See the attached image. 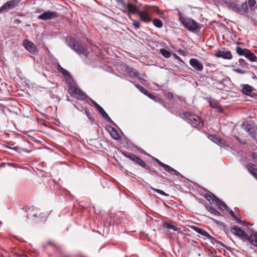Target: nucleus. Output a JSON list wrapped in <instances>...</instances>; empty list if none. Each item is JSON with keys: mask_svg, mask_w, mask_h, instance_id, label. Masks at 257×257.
<instances>
[{"mask_svg": "<svg viewBox=\"0 0 257 257\" xmlns=\"http://www.w3.org/2000/svg\"><path fill=\"white\" fill-rule=\"evenodd\" d=\"M156 162L159 166L163 167V169L166 171L168 172L169 173H170L172 175H175L176 176H181L180 173L179 172H178L177 170H175L174 169H173L170 166L162 163L159 160L156 159Z\"/></svg>", "mask_w": 257, "mask_h": 257, "instance_id": "9d476101", "label": "nucleus"}, {"mask_svg": "<svg viewBox=\"0 0 257 257\" xmlns=\"http://www.w3.org/2000/svg\"><path fill=\"white\" fill-rule=\"evenodd\" d=\"M178 16L181 24L189 31L195 32L199 29V24L192 18L184 16L180 11L178 13Z\"/></svg>", "mask_w": 257, "mask_h": 257, "instance_id": "f03ea898", "label": "nucleus"}, {"mask_svg": "<svg viewBox=\"0 0 257 257\" xmlns=\"http://www.w3.org/2000/svg\"><path fill=\"white\" fill-rule=\"evenodd\" d=\"M153 23L155 27L158 28H161L163 27V23L160 19H155L153 21Z\"/></svg>", "mask_w": 257, "mask_h": 257, "instance_id": "c9c22d12", "label": "nucleus"}, {"mask_svg": "<svg viewBox=\"0 0 257 257\" xmlns=\"http://www.w3.org/2000/svg\"><path fill=\"white\" fill-rule=\"evenodd\" d=\"M177 230H174V231H177L178 232V233H181V231H182V230L181 229V228H178V227H177Z\"/></svg>", "mask_w": 257, "mask_h": 257, "instance_id": "13d9d810", "label": "nucleus"}, {"mask_svg": "<svg viewBox=\"0 0 257 257\" xmlns=\"http://www.w3.org/2000/svg\"><path fill=\"white\" fill-rule=\"evenodd\" d=\"M135 84V86L139 89V90L142 92L143 93H144V94H145L146 95L148 96V97H149L150 98H151V99H154L155 100V98L156 97L155 96L151 94V93H150L148 90H147L145 88H144L143 86H142L141 85H139V84Z\"/></svg>", "mask_w": 257, "mask_h": 257, "instance_id": "412c9836", "label": "nucleus"}, {"mask_svg": "<svg viewBox=\"0 0 257 257\" xmlns=\"http://www.w3.org/2000/svg\"><path fill=\"white\" fill-rule=\"evenodd\" d=\"M14 150L20 154H22L23 152H29L26 149H24L21 147L17 146L13 148Z\"/></svg>", "mask_w": 257, "mask_h": 257, "instance_id": "e433bc0d", "label": "nucleus"}, {"mask_svg": "<svg viewBox=\"0 0 257 257\" xmlns=\"http://www.w3.org/2000/svg\"><path fill=\"white\" fill-rule=\"evenodd\" d=\"M118 2L120 4L121 7L123 9V13H127L128 14L133 15L138 14L139 11L138 7L133 4L132 3L128 2L125 3L123 0H118Z\"/></svg>", "mask_w": 257, "mask_h": 257, "instance_id": "39448f33", "label": "nucleus"}, {"mask_svg": "<svg viewBox=\"0 0 257 257\" xmlns=\"http://www.w3.org/2000/svg\"><path fill=\"white\" fill-rule=\"evenodd\" d=\"M217 206H218L219 209H221L222 207H223L228 212H229V211L231 210L224 202H222L221 200L217 204Z\"/></svg>", "mask_w": 257, "mask_h": 257, "instance_id": "f704fd0d", "label": "nucleus"}, {"mask_svg": "<svg viewBox=\"0 0 257 257\" xmlns=\"http://www.w3.org/2000/svg\"><path fill=\"white\" fill-rule=\"evenodd\" d=\"M68 92L70 95L76 99L85 100L87 95L82 91L76 83H70L68 85Z\"/></svg>", "mask_w": 257, "mask_h": 257, "instance_id": "7ed1b4c3", "label": "nucleus"}, {"mask_svg": "<svg viewBox=\"0 0 257 257\" xmlns=\"http://www.w3.org/2000/svg\"><path fill=\"white\" fill-rule=\"evenodd\" d=\"M249 157H251L254 161H257V153L252 152L249 154Z\"/></svg>", "mask_w": 257, "mask_h": 257, "instance_id": "a18cd8bd", "label": "nucleus"}, {"mask_svg": "<svg viewBox=\"0 0 257 257\" xmlns=\"http://www.w3.org/2000/svg\"><path fill=\"white\" fill-rule=\"evenodd\" d=\"M228 213L232 217H233L234 219H236V216L232 210L229 211Z\"/></svg>", "mask_w": 257, "mask_h": 257, "instance_id": "864d4df0", "label": "nucleus"}, {"mask_svg": "<svg viewBox=\"0 0 257 257\" xmlns=\"http://www.w3.org/2000/svg\"><path fill=\"white\" fill-rule=\"evenodd\" d=\"M226 5L228 8L232 9L234 12H237L238 5L230 1H228L226 2Z\"/></svg>", "mask_w": 257, "mask_h": 257, "instance_id": "bb28decb", "label": "nucleus"}, {"mask_svg": "<svg viewBox=\"0 0 257 257\" xmlns=\"http://www.w3.org/2000/svg\"><path fill=\"white\" fill-rule=\"evenodd\" d=\"M206 100L209 103V105L212 107L214 108H217L219 106V104L218 102L215 99L212 98H207Z\"/></svg>", "mask_w": 257, "mask_h": 257, "instance_id": "4be33fe9", "label": "nucleus"}, {"mask_svg": "<svg viewBox=\"0 0 257 257\" xmlns=\"http://www.w3.org/2000/svg\"><path fill=\"white\" fill-rule=\"evenodd\" d=\"M256 148H257V147H256Z\"/></svg>", "mask_w": 257, "mask_h": 257, "instance_id": "680f3d73", "label": "nucleus"}, {"mask_svg": "<svg viewBox=\"0 0 257 257\" xmlns=\"http://www.w3.org/2000/svg\"><path fill=\"white\" fill-rule=\"evenodd\" d=\"M58 13L55 11H47L43 13L42 14L40 15L38 17L39 19L43 20H48L50 19H52L55 18L57 17Z\"/></svg>", "mask_w": 257, "mask_h": 257, "instance_id": "f8f14e48", "label": "nucleus"}, {"mask_svg": "<svg viewBox=\"0 0 257 257\" xmlns=\"http://www.w3.org/2000/svg\"><path fill=\"white\" fill-rule=\"evenodd\" d=\"M165 95L169 100L172 99L174 96L173 93L171 92H166Z\"/></svg>", "mask_w": 257, "mask_h": 257, "instance_id": "37998d69", "label": "nucleus"}, {"mask_svg": "<svg viewBox=\"0 0 257 257\" xmlns=\"http://www.w3.org/2000/svg\"><path fill=\"white\" fill-rule=\"evenodd\" d=\"M122 154L124 156L129 159L136 164L139 165L143 168H146V164L145 162L136 155L127 152H123Z\"/></svg>", "mask_w": 257, "mask_h": 257, "instance_id": "423d86ee", "label": "nucleus"}, {"mask_svg": "<svg viewBox=\"0 0 257 257\" xmlns=\"http://www.w3.org/2000/svg\"><path fill=\"white\" fill-rule=\"evenodd\" d=\"M235 219L237 221V222L240 223V222H241L240 219L237 218L236 217V219Z\"/></svg>", "mask_w": 257, "mask_h": 257, "instance_id": "bf43d9fd", "label": "nucleus"}, {"mask_svg": "<svg viewBox=\"0 0 257 257\" xmlns=\"http://www.w3.org/2000/svg\"><path fill=\"white\" fill-rule=\"evenodd\" d=\"M217 145L220 146L221 147H223L224 148L229 147V145L226 141L220 138L216 143Z\"/></svg>", "mask_w": 257, "mask_h": 257, "instance_id": "2f4dec72", "label": "nucleus"}, {"mask_svg": "<svg viewBox=\"0 0 257 257\" xmlns=\"http://www.w3.org/2000/svg\"><path fill=\"white\" fill-rule=\"evenodd\" d=\"M207 239H210L211 242L212 243H215L216 241H217L215 238H214L213 237H212L210 235V236L207 238Z\"/></svg>", "mask_w": 257, "mask_h": 257, "instance_id": "3c124183", "label": "nucleus"}, {"mask_svg": "<svg viewBox=\"0 0 257 257\" xmlns=\"http://www.w3.org/2000/svg\"><path fill=\"white\" fill-rule=\"evenodd\" d=\"M85 112L86 114L87 115L88 118L91 121H93V118L91 116V114L90 112L89 111V109L87 108H85Z\"/></svg>", "mask_w": 257, "mask_h": 257, "instance_id": "79ce46f5", "label": "nucleus"}, {"mask_svg": "<svg viewBox=\"0 0 257 257\" xmlns=\"http://www.w3.org/2000/svg\"><path fill=\"white\" fill-rule=\"evenodd\" d=\"M131 20L132 21V25L135 28V29H140L141 26L140 23L132 19Z\"/></svg>", "mask_w": 257, "mask_h": 257, "instance_id": "58836bf2", "label": "nucleus"}, {"mask_svg": "<svg viewBox=\"0 0 257 257\" xmlns=\"http://www.w3.org/2000/svg\"><path fill=\"white\" fill-rule=\"evenodd\" d=\"M163 226L164 228H166L167 229H173V230H177L176 226L169 222H164Z\"/></svg>", "mask_w": 257, "mask_h": 257, "instance_id": "7c9ffc66", "label": "nucleus"}, {"mask_svg": "<svg viewBox=\"0 0 257 257\" xmlns=\"http://www.w3.org/2000/svg\"><path fill=\"white\" fill-rule=\"evenodd\" d=\"M189 227L191 229L202 235L204 239H207V238L210 236V234L208 233L204 229L201 228H199L194 225H190Z\"/></svg>", "mask_w": 257, "mask_h": 257, "instance_id": "f3484780", "label": "nucleus"}, {"mask_svg": "<svg viewBox=\"0 0 257 257\" xmlns=\"http://www.w3.org/2000/svg\"><path fill=\"white\" fill-rule=\"evenodd\" d=\"M204 197L211 203H214L217 206L220 202V200L216 197L213 193L208 191L204 194Z\"/></svg>", "mask_w": 257, "mask_h": 257, "instance_id": "2eb2a0df", "label": "nucleus"}, {"mask_svg": "<svg viewBox=\"0 0 257 257\" xmlns=\"http://www.w3.org/2000/svg\"><path fill=\"white\" fill-rule=\"evenodd\" d=\"M245 240H248L251 244L257 246V233L250 234L249 236H248V239Z\"/></svg>", "mask_w": 257, "mask_h": 257, "instance_id": "393cba45", "label": "nucleus"}, {"mask_svg": "<svg viewBox=\"0 0 257 257\" xmlns=\"http://www.w3.org/2000/svg\"><path fill=\"white\" fill-rule=\"evenodd\" d=\"M237 12L246 16L248 13V8L246 2L243 3L240 6H238Z\"/></svg>", "mask_w": 257, "mask_h": 257, "instance_id": "aec40b11", "label": "nucleus"}, {"mask_svg": "<svg viewBox=\"0 0 257 257\" xmlns=\"http://www.w3.org/2000/svg\"><path fill=\"white\" fill-rule=\"evenodd\" d=\"M57 69L64 76H67L69 75V73L61 67L60 64L57 65Z\"/></svg>", "mask_w": 257, "mask_h": 257, "instance_id": "72a5a7b5", "label": "nucleus"}, {"mask_svg": "<svg viewBox=\"0 0 257 257\" xmlns=\"http://www.w3.org/2000/svg\"><path fill=\"white\" fill-rule=\"evenodd\" d=\"M24 48L33 54L36 55L38 53V50L36 45L28 39H25L23 42Z\"/></svg>", "mask_w": 257, "mask_h": 257, "instance_id": "6e6552de", "label": "nucleus"}, {"mask_svg": "<svg viewBox=\"0 0 257 257\" xmlns=\"http://www.w3.org/2000/svg\"><path fill=\"white\" fill-rule=\"evenodd\" d=\"M252 88L248 84L242 85V91L245 95H249L252 91Z\"/></svg>", "mask_w": 257, "mask_h": 257, "instance_id": "5701e85b", "label": "nucleus"}, {"mask_svg": "<svg viewBox=\"0 0 257 257\" xmlns=\"http://www.w3.org/2000/svg\"><path fill=\"white\" fill-rule=\"evenodd\" d=\"M173 56L174 57L177 59L179 62V64H184V61L181 59V58L180 57H179L177 55H176V54L175 53H173Z\"/></svg>", "mask_w": 257, "mask_h": 257, "instance_id": "49530a36", "label": "nucleus"}, {"mask_svg": "<svg viewBox=\"0 0 257 257\" xmlns=\"http://www.w3.org/2000/svg\"><path fill=\"white\" fill-rule=\"evenodd\" d=\"M239 65L242 68H246L247 64L246 63L245 61L242 59H239L238 60Z\"/></svg>", "mask_w": 257, "mask_h": 257, "instance_id": "4c0bfd02", "label": "nucleus"}, {"mask_svg": "<svg viewBox=\"0 0 257 257\" xmlns=\"http://www.w3.org/2000/svg\"><path fill=\"white\" fill-rule=\"evenodd\" d=\"M152 190L155 192H157L160 194H161L162 195H164V196H168V194H166L165 192H164L163 191L161 190H160V189H155V188H152Z\"/></svg>", "mask_w": 257, "mask_h": 257, "instance_id": "a19ab883", "label": "nucleus"}, {"mask_svg": "<svg viewBox=\"0 0 257 257\" xmlns=\"http://www.w3.org/2000/svg\"><path fill=\"white\" fill-rule=\"evenodd\" d=\"M130 82H131V83H132L134 84V83L133 81H130Z\"/></svg>", "mask_w": 257, "mask_h": 257, "instance_id": "052dcab7", "label": "nucleus"}, {"mask_svg": "<svg viewBox=\"0 0 257 257\" xmlns=\"http://www.w3.org/2000/svg\"><path fill=\"white\" fill-rule=\"evenodd\" d=\"M190 66L195 70L201 72L203 70V65L196 58H191L189 60Z\"/></svg>", "mask_w": 257, "mask_h": 257, "instance_id": "ddd939ff", "label": "nucleus"}, {"mask_svg": "<svg viewBox=\"0 0 257 257\" xmlns=\"http://www.w3.org/2000/svg\"><path fill=\"white\" fill-rule=\"evenodd\" d=\"M126 71L127 73L128 76L131 78H140V73L139 72L134 69L132 67L126 66Z\"/></svg>", "mask_w": 257, "mask_h": 257, "instance_id": "6ab92c4d", "label": "nucleus"}, {"mask_svg": "<svg viewBox=\"0 0 257 257\" xmlns=\"http://www.w3.org/2000/svg\"><path fill=\"white\" fill-rule=\"evenodd\" d=\"M241 127L252 137H254L255 131V125L253 123L245 121L241 124Z\"/></svg>", "mask_w": 257, "mask_h": 257, "instance_id": "1a4fd4ad", "label": "nucleus"}, {"mask_svg": "<svg viewBox=\"0 0 257 257\" xmlns=\"http://www.w3.org/2000/svg\"><path fill=\"white\" fill-rule=\"evenodd\" d=\"M205 208L209 212H210L211 213L215 215H221V213L219 211H218L217 210H216L215 208H214L213 207L211 206H209L208 205H205Z\"/></svg>", "mask_w": 257, "mask_h": 257, "instance_id": "cd10ccee", "label": "nucleus"}, {"mask_svg": "<svg viewBox=\"0 0 257 257\" xmlns=\"http://www.w3.org/2000/svg\"><path fill=\"white\" fill-rule=\"evenodd\" d=\"M245 167L249 174L257 180V169L256 165L252 163H249L246 164Z\"/></svg>", "mask_w": 257, "mask_h": 257, "instance_id": "4468645a", "label": "nucleus"}, {"mask_svg": "<svg viewBox=\"0 0 257 257\" xmlns=\"http://www.w3.org/2000/svg\"><path fill=\"white\" fill-rule=\"evenodd\" d=\"M46 245H51V246H54L55 244H54V243L53 242H52V241H48L46 243Z\"/></svg>", "mask_w": 257, "mask_h": 257, "instance_id": "5fc2aeb1", "label": "nucleus"}, {"mask_svg": "<svg viewBox=\"0 0 257 257\" xmlns=\"http://www.w3.org/2000/svg\"><path fill=\"white\" fill-rule=\"evenodd\" d=\"M20 3V0H12L7 2L0 8V14L7 12L8 11L17 7Z\"/></svg>", "mask_w": 257, "mask_h": 257, "instance_id": "0eeeda50", "label": "nucleus"}, {"mask_svg": "<svg viewBox=\"0 0 257 257\" xmlns=\"http://www.w3.org/2000/svg\"><path fill=\"white\" fill-rule=\"evenodd\" d=\"M210 140L213 142L214 143H217L218 141L220 138V137H218L216 136L215 135H210L209 137Z\"/></svg>", "mask_w": 257, "mask_h": 257, "instance_id": "ea45409f", "label": "nucleus"}, {"mask_svg": "<svg viewBox=\"0 0 257 257\" xmlns=\"http://www.w3.org/2000/svg\"><path fill=\"white\" fill-rule=\"evenodd\" d=\"M248 5L250 7H253L255 4L256 1L255 0H248Z\"/></svg>", "mask_w": 257, "mask_h": 257, "instance_id": "de8ad7c7", "label": "nucleus"}, {"mask_svg": "<svg viewBox=\"0 0 257 257\" xmlns=\"http://www.w3.org/2000/svg\"><path fill=\"white\" fill-rule=\"evenodd\" d=\"M68 45L79 55H83L87 57L90 53L84 45H82L72 38L67 39Z\"/></svg>", "mask_w": 257, "mask_h": 257, "instance_id": "f257e3e1", "label": "nucleus"}, {"mask_svg": "<svg viewBox=\"0 0 257 257\" xmlns=\"http://www.w3.org/2000/svg\"><path fill=\"white\" fill-rule=\"evenodd\" d=\"M183 115L193 127H202L204 126V121L199 116L188 112H183Z\"/></svg>", "mask_w": 257, "mask_h": 257, "instance_id": "20e7f679", "label": "nucleus"}, {"mask_svg": "<svg viewBox=\"0 0 257 257\" xmlns=\"http://www.w3.org/2000/svg\"><path fill=\"white\" fill-rule=\"evenodd\" d=\"M181 233V234H187L188 235H189V234H187V233H186V230H185V229H184V230H182V231H181V233Z\"/></svg>", "mask_w": 257, "mask_h": 257, "instance_id": "6e6d98bb", "label": "nucleus"}, {"mask_svg": "<svg viewBox=\"0 0 257 257\" xmlns=\"http://www.w3.org/2000/svg\"><path fill=\"white\" fill-rule=\"evenodd\" d=\"M244 56L251 61V62H255L256 61V57L255 55L248 49L246 53H245Z\"/></svg>", "mask_w": 257, "mask_h": 257, "instance_id": "b1692460", "label": "nucleus"}, {"mask_svg": "<svg viewBox=\"0 0 257 257\" xmlns=\"http://www.w3.org/2000/svg\"><path fill=\"white\" fill-rule=\"evenodd\" d=\"M248 49L246 48H242L239 46L236 47V52L239 56H244L245 53L247 51Z\"/></svg>", "mask_w": 257, "mask_h": 257, "instance_id": "c756f323", "label": "nucleus"}, {"mask_svg": "<svg viewBox=\"0 0 257 257\" xmlns=\"http://www.w3.org/2000/svg\"><path fill=\"white\" fill-rule=\"evenodd\" d=\"M98 111H99V113L101 114L102 117L104 118H105L107 121H108L109 122H112L111 119L110 118V117L108 116V115L107 114V113L105 111V110L102 107L98 109Z\"/></svg>", "mask_w": 257, "mask_h": 257, "instance_id": "c85d7f7f", "label": "nucleus"}, {"mask_svg": "<svg viewBox=\"0 0 257 257\" xmlns=\"http://www.w3.org/2000/svg\"><path fill=\"white\" fill-rule=\"evenodd\" d=\"M160 53L164 57L167 58L170 57L171 56V52L165 49H161Z\"/></svg>", "mask_w": 257, "mask_h": 257, "instance_id": "473e14b6", "label": "nucleus"}, {"mask_svg": "<svg viewBox=\"0 0 257 257\" xmlns=\"http://www.w3.org/2000/svg\"><path fill=\"white\" fill-rule=\"evenodd\" d=\"M231 231L235 235L241 237L242 239L245 240L246 239H248V235L243 230L237 226L233 227L231 229Z\"/></svg>", "mask_w": 257, "mask_h": 257, "instance_id": "9b49d317", "label": "nucleus"}, {"mask_svg": "<svg viewBox=\"0 0 257 257\" xmlns=\"http://www.w3.org/2000/svg\"><path fill=\"white\" fill-rule=\"evenodd\" d=\"M140 20L145 23H149L151 21V18L146 11H140L138 14Z\"/></svg>", "mask_w": 257, "mask_h": 257, "instance_id": "a211bd4d", "label": "nucleus"}, {"mask_svg": "<svg viewBox=\"0 0 257 257\" xmlns=\"http://www.w3.org/2000/svg\"><path fill=\"white\" fill-rule=\"evenodd\" d=\"M251 77H252V79H256V77L255 74L254 73H253V72H252V76H251Z\"/></svg>", "mask_w": 257, "mask_h": 257, "instance_id": "4d7b16f0", "label": "nucleus"}, {"mask_svg": "<svg viewBox=\"0 0 257 257\" xmlns=\"http://www.w3.org/2000/svg\"><path fill=\"white\" fill-rule=\"evenodd\" d=\"M234 70L235 72L241 74H243L246 73V71L240 68L234 69Z\"/></svg>", "mask_w": 257, "mask_h": 257, "instance_id": "c03bdc74", "label": "nucleus"}, {"mask_svg": "<svg viewBox=\"0 0 257 257\" xmlns=\"http://www.w3.org/2000/svg\"><path fill=\"white\" fill-rule=\"evenodd\" d=\"M109 133L111 136L115 140H118L120 139L119 135L117 131L113 127H110Z\"/></svg>", "mask_w": 257, "mask_h": 257, "instance_id": "a878e982", "label": "nucleus"}, {"mask_svg": "<svg viewBox=\"0 0 257 257\" xmlns=\"http://www.w3.org/2000/svg\"><path fill=\"white\" fill-rule=\"evenodd\" d=\"M91 102L93 104L94 106L98 110L100 109L101 106H100L98 103H97L95 101L92 100Z\"/></svg>", "mask_w": 257, "mask_h": 257, "instance_id": "8fccbe9b", "label": "nucleus"}, {"mask_svg": "<svg viewBox=\"0 0 257 257\" xmlns=\"http://www.w3.org/2000/svg\"><path fill=\"white\" fill-rule=\"evenodd\" d=\"M215 56L218 58H222L224 59L230 60L232 58V54L229 51H222L220 50H217L215 51Z\"/></svg>", "mask_w": 257, "mask_h": 257, "instance_id": "dca6fc26", "label": "nucleus"}, {"mask_svg": "<svg viewBox=\"0 0 257 257\" xmlns=\"http://www.w3.org/2000/svg\"><path fill=\"white\" fill-rule=\"evenodd\" d=\"M215 244L217 247L225 246V245H224V244L222 242H221V241H218V240L216 241Z\"/></svg>", "mask_w": 257, "mask_h": 257, "instance_id": "603ef678", "label": "nucleus"}, {"mask_svg": "<svg viewBox=\"0 0 257 257\" xmlns=\"http://www.w3.org/2000/svg\"><path fill=\"white\" fill-rule=\"evenodd\" d=\"M237 140L241 145H245L246 143V140L244 139H241L239 138H237Z\"/></svg>", "mask_w": 257, "mask_h": 257, "instance_id": "09e8293b", "label": "nucleus"}]
</instances>
